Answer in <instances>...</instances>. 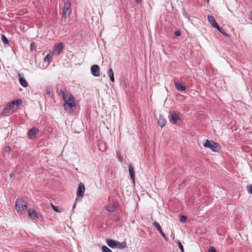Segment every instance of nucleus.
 Returning <instances> with one entry per match:
<instances>
[{"mask_svg": "<svg viewBox=\"0 0 252 252\" xmlns=\"http://www.w3.org/2000/svg\"><path fill=\"white\" fill-rule=\"evenodd\" d=\"M51 206L53 210L57 213H61L63 212V210L60 209L58 206H55L52 204H51Z\"/></svg>", "mask_w": 252, "mask_h": 252, "instance_id": "obj_21", "label": "nucleus"}, {"mask_svg": "<svg viewBox=\"0 0 252 252\" xmlns=\"http://www.w3.org/2000/svg\"><path fill=\"white\" fill-rule=\"evenodd\" d=\"M10 111V109L9 108H8L7 106H6L3 109L2 113L4 114H8Z\"/></svg>", "mask_w": 252, "mask_h": 252, "instance_id": "obj_32", "label": "nucleus"}, {"mask_svg": "<svg viewBox=\"0 0 252 252\" xmlns=\"http://www.w3.org/2000/svg\"><path fill=\"white\" fill-rule=\"evenodd\" d=\"M116 155L119 161L121 162H122L123 161V158L122 157L121 153L119 151H116Z\"/></svg>", "mask_w": 252, "mask_h": 252, "instance_id": "obj_23", "label": "nucleus"}, {"mask_svg": "<svg viewBox=\"0 0 252 252\" xmlns=\"http://www.w3.org/2000/svg\"><path fill=\"white\" fill-rule=\"evenodd\" d=\"M52 58V55L51 54H47L44 58V61L45 63H47L48 64L50 63V60Z\"/></svg>", "mask_w": 252, "mask_h": 252, "instance_id": "obj_19", "label": "nucleus"}, {"mask_svg": "<svg viewBox=\"0 0 252 252\" xmlns=\"http://www.w3.org/2000/svg\"><path fill=\"white\" fill-rule=\"evenodd\" d=\"M174 34H175V36H180V35H181V32L180 31H179V30H176V31H175V32H174Z\"/></svg>", "mask_w": 252, "mask_h": 252, "instance_id": "obj_37", "label": "nucleus"}, {"mask_svg": "<svg viewBox=\"0 0 252 252\" xmlns=\"http://www.w3.org/2000/svg\"><path fill=\"white\" fill-rule=\"evenodd\" d=\"M85 187L84 185L80 182L77 189V196L79 197H82L85 192Z\"/></svg>", "mask_w": 252, "mask_h": 252, "instance_id": "obj_7", "label": "nucleus"}, {"mask_svg": "<svg viewBox=\"0 0 252 252\" xmlns=\"http://www.w3.org/2000/svg\"><path fill=\"white\" fill-rule=\"evenodd\" d=\"M63 101L64 103V109L69 113H72L76 109L75 101L73 96L69 94L66 99L64 98Z\"/></svg>", "mask_w": 252, "mask_h": 252, "instance_id": "obj_1", "label": "nucleus"}, {"mask_svg": "<svg viewBox=\"0 0 252 252\" xmlns=\"http://www.w3.org/2000/svg\"><path fill=\"white\" fill-rule=\"evenodd\" d=\"M1 40L3 42L4 45L6 46V45H9V40L6 38V37L4 35H1Z\"/></svg>", "mask_w": 252, "mask_h": 252, "instance_id": "obj_20", "label": "nucleus"}, {"mask_svg": "<svg viewBox=\"0 0 252 252\" xmlns=\"http://www.w3.org/2000/svg\"><path fill=\"white\" fill-rule=\"evenodd\" d=\"M91 73L92 74L95 76L97 77L100 75V69L98 65L94 64L93 65L91 68Z\"/></svg>", "mask_w": 252, "mask_h": 252, "instance_id": "obj_8", "label": "nucleus"}, {"mask_svg": "<svg viewBox=\"0 0 252 252\" xmlns=\"http://www.w3.org/2000/svg\"><path fill=\"white\" fill-rule=\"evenodd\" d=\"M101 250L102 252H113L109 248L105 245L101 247Z\"/></svg>", "mask_w": 252, "mask_h": 252, "instance_id": "obj_25", "label": "nucleus"}, {"mask_svg": "<svg viewBox=\"0 0 252 252\" xmlns=\"http://www.w3.org/2000/svg\"><path fill=\"white\" fill-rule=\"evenodd\" d=\"M63 43L60 42L56 46L55 51L57 52V55H59L63 50Z\"/></svg>", "mask_w": 252, "mask_h": 252, "instance_id": "obj_15", "label": "nucleus"}, {"mask_svg": "<svg viewBox=\"0 0 252 252\" xmlns=\"http://www.w3.org/2000/svg\"><path fill=\"white\" fill-rule=\"evenodd\" d=\"M249 19L252 21V11H251L249 13Z\"/></svg>", "mask_w": 252, "mask_h": 252, "instance_id": "obj_39", "label": "nucleus"}, {"mask_svg": "<svg viewBox=\"0 0 252 252\" xmlns=\"http://www.w3.org/2000/svg\"><path fill=\"white\" fill-rule=\"evenodd\" d=\"M182 14H183V15L184 17L186 18L189 21H190V18L189 15L185 10H184L183 11Z\"/></svg>", "mask_w": 252, "mask_h": 252, "instance_id": "obj_30", "label": "nucleus"}, {"mask_svg": "<svg viewBox=\"0 0 252 252\" xmlns=\"http://www.w3.org/2000/svg\"><path fill=\"white\" fill-rule=\"evenodd\" d=\"M39 131L37 128L32 127L31 128L29 133H28V137L30 139H33L34 138L36 133Z\"/></svg>", "mask_w": 252, "mask_h": 252, "instance_id": "obj_12", "label": "nucleus"}, {"mask_svg": "<svg viewBox=\"0 0 252 252\" xmlns=\"http://www.w3.org/2000/svg\"><path fill=\"white\" fill-rule=\"evenodd\" d=\"M135 1L137 4H139L141 2V0H135Z\"/></svg>", "mask_w": 252, "mask_h": 252, "instance_id": "obj_42", "label": "nucleus"}, {"mask_svg": "<svg viewBox=\"0 0 252 252\" xmlns=\"http://www.w3.org/2000/svg\"><path fill=\"white\" fill-rule=\"evenodd\" d=\"M12 101H13V102H14V105H16L18 107L21 104V99H15Z\"/></svg>", "mask_w": 252, "mask_h": 252, "instance_id": "obj_28", "label": "nucleus"}, {"mask_svg": "<svg viewBox=\"0 0 252 252\" xmlns=\"http://www.w3.org/2000/svg\"><path fill=\"white\" fill-rule=\"evenodd\" d=\"M36 48V44L34 42H32L31 43L30 49L32 51H33L34 50H35Z\"/></svg>", "mask_w": 252, "mask_h": 252, "instance_id": "obj_29", "label": "nucleus"}, {"mask_svg": "<svg viewBox=\"0 0 252 252\" xmlns=\"http://www.w3.org/2000/svg\"><path fill=\"white\" fill-rule=\"evenodd\" d=\"M180 119V117L177 114H174L171 116V120L174 124H175Z\"/></svg>", "mask_w": 252, "mask_h": 252, "instance_id": "obj_18", "label": "nucleus"}, {"mask_svg": "<svg viewBox=\"0 0 252 252\" xmlns=\"http://www.w3.org/2000/svg\"><path fill=\"white\" fill-rule=\"evenodd\" d=\"M120 220V217H117L115 220H114V221L116 222H119Z\"/></svg>", "mask_w": 252, "mask_h": 252, "instance_id": "obj_41", "label": "nucleus"}, {"mask_svg": "<svg viewBox=\"0 0 252 252\" xmlns=\"http://www.w3.org/2000/svg\"><path fill=\"white\" fill-rule=\"evenodd\" d=\"M7 106L10 109V110H12L14 106V102H13V101L11 102Z\"/></svg>", "mask_w": 252, "mask_h": 252, "instance_id": "obj_36", "label": "nucleus"}, {"mask_svg": "<svg viewBox=\"0 0 252 252\" xmlns=\"http://www.w3.org/2000/svg\"><path fill=\"white\" fill-rule=\"evenodd\" d=\"M187 217L185 215H182L181 217H180V220L181 222H186V220H187Z\"/></svg>", "mask_w": 252, "mask_h": 252, "instance_id": "obj_31", "label": "nucleus"}, {"mask_svg": "<svg viewBox=\"0 0 252 252\" xmlns=\"http://www.w3.org/2000/svg\"><path fill=\"white\" fill-rule=\"evenodd\" d=\"M59 95L60 96H62V98L63 99L64 98L66 99V97H67L68 96L67 95H66L65 93L63 90H60V92L59 93Z\"/></svg>", "mask_w": 252, "mask_h": 252, "instance_id": "obj_24", "label": "nucleus"}, {"mask_svg": "<svg viewBox=\"0 0 252 252\" xmlns=\"http://www.w3.org/2000/svg\"><path fill=\"white\" fill-rule=\"evenodd\" d=\"M71 3L69 0H66L64 2V6L63 9V16L64 18L68 17L71 12Z\"/></svg>", "mask_w": 252, "mask_h": 252, "instance_id": "obj_5", "label": "nucleus"}, {"mask_svg": "<svg viewBox=\"0 0 252 252\" xmlns=\"http://www.w3.org/2000/svg\"><path fill=\"white\" fill-rule=\"evenodd\" d=\"M204 147L210 148L212 151L218 152L221 150L220 145L213 140L206 139L203 143Z\"/></svg>", "mask_w": 252, "mask_h": 252, "instance_id": "obj_2", "label": "nucleus"}, {"mask_svg": "<svg viewBox=\"0 0 252 252\" xmlns=\"http://www.w3.org/2000/svg\"><path fill=\"white\" fill-rule=\"evenodd\" d=\"M208 252H217L215 248L210 247L208 250Z\"/></svg>", "mask_w": 252, "mask_h": 252, "instance_id": "obj_38", "label": "nucleus"}, {"mask_svg": "<svg viewBox=\"0 0 252 252\" xmlns=\"http://www.w3.org/2000/svg\"><path fill=\"white\" fill-rule=\"evenodd\" d=\"M220 32H221L223 35H224L225 36L227 37L228 36V33H227L222 28H220L219 27V29H217Z\"/></svg>", "mask_w": 252, "mask_h": 252, "instance_id": "obj_26", "label": "nucleus"}, {"mask_svg": "<svg viewBox=\"0 0 252 252\" xmlns=\"http://www.w3.org/2000/svg\"><path fill=\"white\" fill-rule=\"evenodd\" d=\"M108 75L110 77V79L111 82H114L115 81V78L114 76V72L112 68H110L108 71Z\"/></svg>", "mask_w": 252, "mask_h": 252, "instance_id": "obj_17", "label": "nucleus"}, {"mask_svg": "<svg viewBox=\"0 0 252 252\" xmlns=\"http://www.w3.org/2000/svg\"><path fill=\"white\" fill-rule=\"evenodd\" d=\"M28 214L30 219L34 220H39L42 221L43 219L42 216L37 213L33 209H29L28 210Z\"/></svg>", "mask_w": 252, "mask_h": 252, "instance_id": "obj_4", "label": "nucleus"}, {"mask_svg": "<svg viewBox=\"0 0 252 252\" xmlns=\"http://www.w3.org/2000/svg\"><path fill=\"white\" fill-rule=\"evenodd\" d=\"M129 173H134V170L132 165H129L128 167Z\"/></svg>", "mask_w": 252, "mask_h": 252, "instance_id": "obj_34", "label": "nucleus"}, {"mask_svg": "<svg viewBox=\"0 0 252 252\" xmlns=\"http://www.w3.org/2000/svg\"><path fill=\"white\" fill-rule=\"evenodd\" d=\"M9 179L11 180L14 178V174H9Z\"/></svg>", "mask_w": 252, "mask_h": 252, "instance_id": "obj_40", "label": "nucleus"}, {"mask_svg": "<svg viewBox=\"0 0 252 252\" xmlns=\"http://www.w3.org/2000/svg\"><path fill=\"white\" fill-rule=\"evenodd\" d=\"M247 188L249 193L252 194V185H248Z\"/></svg>", "mask_w": 252, "mask_h": 252, "instance_id": "obj_33", "label": "nucleus"}, {"mask_svg": "<svg viewBox=\"0 0 252 252\" xmlns=\"http://www.w3.org/2000/svg\"><path fill=\"white\" fill-rule=\"evenodd\" d=\"M131 179L132 180V184L133 186L135 185V174H129Z\"/></svg>", "mask_w": 252, "mask_h": 252, "instance_id": "obj_35", "label": "nucleus"}, {"mask_svg": "<svg viewBox=\"0 0 252 252\" xmlns=\"http://www.w3.org/2000/svg\"><path fill=\"white\" fill-rule=\"evenodd\" d=\"M154 225L157 228V230L159 232L161 235L162 236V237L166 241H167L168 238L165 235V233L162 231V228L159 224V223L158 222L155 221L154 222Z\"/></svg>", "mask_w": 252, "mask_h": 252, "instance_id": "obj_10", "label": "nucleus"}, {"mask_svg": "<svg viewBox=\"0 0 252 252\" xmlns=\"http://www.w3.org/2000/svg\"><path fill=\"white\" fill-rule=\"evenodd\" d=\"M52 88L51 87V86L48 85V86H46L45 92L47 94L50 95L51 93L52 92Z\"/></svg>", "mask_w": 252, "mask_h": 252, "instance_id": "obj_22", "label": "nucleus"}, {"mask_svg": "<svg viewBox=\"0 0 252 252\" xmlns=\"http://www.w3.org/2000/svg\"><path fill=\"white\" fill-rule=\"evenodd\" d=\"M179 249L181 250L182 252H184V249L183 245L181 242L178 241L177 242Z\"/></svg>", "mask_w": 252, "mask_h": 252, "instance_id": "obj_27", "label": "nucleus"}, {"mask_svg": "<svg viewBox=\"0 0 252 252\" xmlns=\"http://www.w3.org/2000/svg\"><path fill=\"white\" fill-rule=\"evenodd\" d=\"M15 208L18 212H21L27 209V202L22 199H18L16 202Z\"/></svg>", "mask_w": 252, "mask_h": 252, "instance_id": "obj_6", "label": "nucleus"}, {"mask_svg": "<svg viewBox=\"0 0 252 252\" xmlns=\"http://www.w3.org/2000/svg\"><path fill=\"white\" fill-rule=\"evenodd\" d=\"M6 148L7 149V150H8L9 151L10 150V147L9 146H8L6 147Z\"/></svg>", "mask_w": 252, "mask_h": 252, "instance_id": "obj_43", "label": "nucleus"}, {"mask_svg": "<svg viewBox=\"0 0 252 252\" xmlns=\"http://www.w3.org/2000/svg\"><path fill=\"white\" fill-rule=\"evenodd\" d=\"M174 84L176 87L177 90L178 91L183 92L186 90V87L181 83L176 82H175Z\"/></svg>", "mask_w": 252, "mask_h": 252, "instance_id": "obj_13", "label": "nucleus"}, {"mask_svg": "<svg viewBox=\"0 0 252 252\" xmlns=\"http://www.w3.org/2000/svg\"><path fill=\"white\" fill-rule=\"evenodd\" d=\"M166 120L164 119V118L162 116L160 115L159 117V119L158 120V125L160 127H163L166 125Z\"/></svg>", "mask_w": 252, "mask_h": 252, "instance_id": "obj_14", "label": "nucleus"}, {"mask_svg": "<svg viewBox=\"0 0 252 252\" xmlns=\"http://www.w3.org/2000/svg\"><path fill=\"white\" fill-rule=\"evenodd\" d=\"M75 206H76V204L75 203V204L73 205V207H72V208H73V209L75 207Z\"/></svg>", "mask_w": 252, "mask_h": 252, "instance_id": "obj_44", "label": "nucleus"}, {"mask_svg": "<svg viewBox=\"0 0 252 252\" xmlns=\"http://www.w3.org/2000/svg\"><path fill=\"white\" fill-rule=\"evenodd\" d=\"M106 244L110 248H117L119 249H123L125 248L126 247V244L125 242L120 243L119 241L112 240V239H106Z\"/></svg>", "mask_w": 252, "mask_h": 252, "instance_id": "obj_3", "label": "nucleus"}, {"mask_svg": "<svg viewBox=\"0 0 252 252\" xmlns=\"http://www.w3.org/2000/svg\"><path fill=\"white\" fill-rule=\"evenodd\" d=\"M117 206L115 204L113 203H109L106 206V210L110 212H112L115 211L116 209Z\"/></svg>", "mask_w": 252, "mask_h": 252, "instance_id": "obj_16", "label": "nucleus"}, {"mask_svg": "<svg viewBox=\"0 0 252 252\" xmlns=\"http://www.w3.org/2000/svg\"><path fill=\"white\" fill-rule=\"evenodd\" d=\"M208 19L210 23V24L214 27L216 28L217 29H219V26L218 24H217L215 18L214 16L212 15H208Z\"/></svg>", "mask_w": 252, "mask_h": 252, "instance_id": "obj_9", "label": "nucleus"}, {"mask_svg": "<svg viewBox=\"0 0 252 252\" xmlns=\"http://www.w3.org/2000/svg\"><path fill=\"white\" fill-rule=\"evenodd\" d=\"M19 78V82L20 84L24 88H26L28 84L25 79V78L23 74H18Z\"/></svg>", "mask_w": 252, "mask_h": 252, "instance_id": "obj_11", "label": "nucleus"}]
</instances>
